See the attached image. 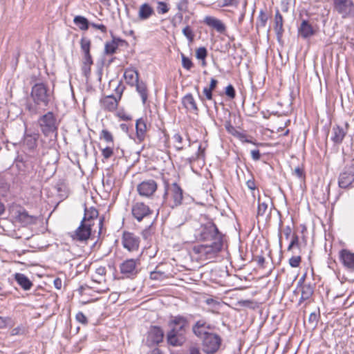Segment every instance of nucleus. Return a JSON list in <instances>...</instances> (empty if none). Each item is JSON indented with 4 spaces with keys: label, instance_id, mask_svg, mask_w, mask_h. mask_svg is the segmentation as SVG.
I'll use <instances>...</instances> for the list:
<instances>
[{
    "label": "nucleus",
    "instance_id": "obj_31",
    "mask_svg": "<svg viewBox=\"0 0 354 354\" xmlns=\"http://www.w3.org/2000/svg\"><path fill=\"white\" fill-rule=\"evenodd\" d=\"M301 295L299 299V303L306 301L310 298L313 293V289L310 285L304 284L301 288Z\"/></svg>",
    "mask_w": 354,
    "mask_h": 354
},
{
    "label": "nucleus",
    "instance_id": "obj_33",
    "mask_svg": "<svg viewBox=\"0 0 354 354\" xmlns=\"http://www.w3.org/2000/svg\"><path fill=\"white\" fill-rule=\"evenodd\" d=\"M134 86H136V91L140 95L143 104H145L148 97L145 84L144 82H138Z\"/></svg>",
    "mask_w": 354,
    "mask_h": 354
},
{
    "label": "nucleus",
    "instance_id": "obj_59",
    "mask_svg": "<svg viewBox=\"0 0 354 354\" xmlns=\"http://www.w3.org/2000/svg\"><path fill=\"white\" fill-rule=\"evenodd\" d=\"M226 129L227 131L231 133L233 136H236V133L239 132L231 124L226 125Z\"/></svg>",
    "mask_w": 354,
    "mask_h": 354
},
{
    "label": "nucleus",
    "instance_id": "obj_2",
    "mask_svg": "<svg viewBox=\"0 0 354 354\" xmlns=\"http://www.w3.org/2000/svg\"><path fill=\"white\" fill-rule=\"evenodd\" d=\"M98 211L94 207L85 208L84 216L80 225L72 236L73 239L78 241L87 240L91 233L92 226L97 219Z\"/></svg>",
    "mask_w": 354,
    "mask_h": 354
},
{
    "label": "nucleus",
    "instance_id": "obj_16",
    "mask_svg": "<svg viewBox=\"0 0 354 354\" xmlns=\"http://www.w3.org/2000/svg\"><path fill=\"white\" fill-rule=\"evenodd\" d=\"M339 259L346 268L354 270V253L346 249L342 250Z\"/></svg>",
    "mask_w": 354,
    "mask_h": 354
},
{
    "label": "nucleus",
    "instance_id": "obj_46",
    "mask_svg": "<svg viewBox=\"0 0 354 354\" xmlns=\"http://www.w3.org/2000/svg\"><path fill=\"white\" fill-rule=\"evenodd\" d=\"M101 138L104 139L106 142H113V138L112 134L107 130L103 129L101 132Z\"/></svg>",
    "mask_w": 354,
    "mask_h": 354
},
{
    "label": "nucleus",
    "instance_id": "obj_48",
    "mask_svg": "<svg viewBox=\"0 0 354 354\" xmlns=\"http://www.w3.org/2000/svg\"><path fill=\"white\" fill-rule=\"evenodd\" d=\"M106 268L104 266H99L95 269V274L100 277V280H104L105 279V274H106Z\"/></svg>",
    "mask_w": 354,
    "mask_h": 354
},
{
    "label": "nucleus",
    "instance_id": "obj_55",
    "mask_svg": "<svg viewBox=\"0 0 354 354\" xmlns=\"http://www.w3.org/2000/svg\"><path fill=\"white\" fill-rule=\"evenodd\" d=\"M239 3L238 0H223L222 6L226 7V6H236Z\"/></svg>",
    "mask_w": 354,
    "mask_h": 354
},
{
    "label": "nucleus",
    "instance_id": "obj_20",
    "mask_svg": "<svg viewBox=\"0 0 354 354\" xmlns=\"http://www.w3.org/2000/svg\"><path fill=\"white\" fill-rule=\"evenodd\" d=\"M204 22L206 25L213 28L220 33L224 32L226 30L225 24L220 19L214 17L206 16L204 19Z\"/></svg>",
    "mask_w": 354,
    "mask_h": 354
},
{
    "label": "nucleus",
    "instance_id": "obj_54",
    "mask_svg": "<svg viewBox=\"0 0 354 354\" xmlns=\"http://www.w3.org/2000/svg\"><path fill=\"white\" fill-rule=\"evenodd\" d=\"M163 277V273L160 272H151L150 278L153 280H160Z\"/></svg>",
    "mask_w": 354,
    "mask_h": 354
},
{
    "label": "nucleus",
    "instance_id": "obj_39",
    "mask_svg": "<svg viewBox=\"0 0 354 354\" xmlns=\"http://www.w3.org/2000/svg\"><path fill=\"white\" fill-rule=\"evenodd\" d=\"M183 34L187 39L189 43H192L194 41L195 35L189 26H187L183 29Z\"/></svg>",
    "mask_w": 354,
    "mask_h": 354
},
{
    "label": "nucleus",
    "instance_id": "obj_3",
    "mask_svg": "<svg viewBox=\"0 0 354 354\" xmlns=\"http://www.w3.org/2000/svg\"><path fill=\"white\" fill-rule=\"evenodd\" d=\"M194 236L198 241L215 242L217 238L220 241H223L221 234L218 232L217 227L212 222L201 225L195 230Z\"/></svg>",
    "mask_w": 354,
    "mask_h": 354
},
{
    "label": "nucleus",
    "instance_id": "obj_8",
    "mask_svg": "<svg viewBox=\"0 0 354 354\" xmlns=\"http://www.w3.org/2000/svg\"><path fill=\"white\" fill-rule=\"evenodd\" d=\"M139 259H129L124 261L120 266V272L128 278H133L140 272Z\"/></svg>",
    "mask_w": 354,
    "mask_h": 354
},
{
    "label": "nucleus",
    "instance_id": "obj_14",
    "mask_svg": "<svg viewBox=\"0 0 354 354\" xmlns=\"http://www.w3.org/2000/svg\"><path fill=\"white\" fill-rule=\"evenodd\" d=\"M164 333L162 330L157 326L151 328L148 333L147 344L149 346H153L161 342L163 339Z\"/></svg>",
    "mask_w": 354,
    "mask_h": 354
},
{
    "label": "nucleus",
    "instance_id": "obj_49",
    "mask_svg": "<svg viewBox=\"0 0 354 354\" xmlns=\"http://www.w3.org/2000/svg\"><path fill=\"white\" fill-rule=\"evenodd\" d=\"M113 153V149L110 147H107L102 149V155L105 159L110 158L112 156Z\"/></svg>",
    "mask_w": 354,
    "mask_h": 354
},
{
    "label": "nucleus",
    "instance_id": "obj_23",
    "mask_svg": "<svg viewBox=\"0 0 354 354\" xmlns=\"http://www.w3.org/2000/svg\"><path fill=\"white\" fill-rule=\"evenodd\" d=\"M354 182V173L353 172H342L340 174L338 185L341 188H347Z\"/></svg>",
    "mask_w": 354,
    "mask_h": 354
},
{
    "label": "nucleus",
    "instance_id": "obj_58",
    "mask_svg": "<svg viewBox=\"0 0 354 354\" xmlns=\"http://www.w3.org/2000/svg\"><path fill=\"white\" fill-rule=\"evenodd\" d=\"M251 156L254 160H259L261 158L260 152L258 149L251 151Z\"/></svg>",
    "mask_w": 354,
    "mask_h": 354
},
{
    "label": "nucleus",
    "instance_id": "obj_13",
    "mask_svg": "<svg viewBox=\"0 0 354 354\" xmlns=\"http://www.w3.org/2000/svg\"><path fill=\"white\" fill-rule=\"evenodd\" d=\"M157 189V184L153 180L142 181L137 187L139 194L142 196L149 197L153 194Z\"/></svg>",
    "mask_w": 354,
    "mask_h": 354
},
{
    "label": "nucleus",
    "instance_id": "obj_7",
    "mask_svg": "<svg viewBox=\"0 0 354 354\" xmlns=\"http://www.w3.org/2000/svg\"><path fill=\"white\" fill-rule=\"evenodd\" d=\"M31 97L37 105L47 106L50 100V95L44 84H36L33 86L31 91Z\"/></svg>",
    "mask_w": 354,
    "mask_h": 354
},
{
    "label": "nucleus",
    "instance_id": "obj_27",
    "mask_svg": "<svg viewBox=\"0 0 354 354\" xmlns=\"http://www.w3.org/2000/svg\"><path fill=\"white\" fill-rule=\"evenodd\" d=\"M17 221L21 222L23 225L32 224L36 221V217L30 216L26 210H19L16 216Z\"/></svg>",
    "mask_w": 354,
    "mask_h": 354
},
{
    "label": "nucleus",
    "instance_id": "obj_41",
    "mask_svg": "<svg viewBox=\"0 0 354 354\" xmlns=\"http://www.w3.org/2000/svg\"><path fill=\"white\" fill-rule=\"evenodd\" d=\"M156 10L158 14H165L169 11V7L167 3L163 1L158 2Z\"/></svg>",
    "mask_w": 354,
    "mask_h": 354
},
{
    "label": "nucleus",
    "instance_id": "obj_4",
    "mask_svg": "<svg viewBox=\"0 0 354 354\" xmlns=\"http://www.w3.org/2000/svg\"><path fill=\"white\" fill-rule=\"evenodd\" d=\"M223 247V241L216 239L215 242H211L209 244H203L195 245L192 251L198 255V258L202 260H207L214 257Z\"/></svg>",
    "mask_w": 354,
    "mask_h": 354
},
{
    "label": "nucleus",
    "instance_id": "obj_44",
    "mask_svg": "<svg viewBox=\"0 0 354 354\" xmlns=\"http://www.w3.org/2000/svg\"><path fill=\"white\" fill-rule=\"evenodd\" d=\"M173 140L175 143V147L178 151L183 149V146L181 145L183 142V138L179 133H176L173 136Z\"/></svg>",
    "mask_w": 354,
    "mask_h": 354
},
{
    "label": "nucleus",
    "instance_id": "obj_5",
    "mask_svg": "<svg viewBox=\"0 0 354 354\" xmlns=\"http://www.w3.org/2000/svg\"><path fill=\"white\" fill-rule=\"evenodd\" d=\"M38 123L44 136H49L53 134L56 138L58 122L53 112L49 111L40 117Z\"/></svg>",
    "mask_w": 354,
    "mask_h": 354
},
{
    "label": "nucleus",
    "instance_id": "obj_62",
    "mask_svg": "<svg viewBox=\"0 0 354 354\" xmlns=\"http://www.w3.org/2000/svg\"><path fill=\"white\" fill-rule=\"evenodd\" d=\"M118 116L120 117L123 120H126V121L131 119L130 115H129L123 112L118 113Z\"/></svg>",
    "mask_w": 354,
    "mask_h": 354
},
{
    "label": "nucleus",
    "instance_id": "obj_11",
    "mask_svg": "<svg viewBox=\"0 0 354 354\" xmlns=\"http://www.w3.org/2000/svg\"><path fill=\"white\" fill-rule=\"evenodd\" d=\"M131 212L138 221H141L144 218L151 215L152 210L144 203L136 202L132 206Z\"/></svg>",
    "mask_w": 354,
    "mask_h": 354
},
{
    "label": "nucleus",
    "instance_id": "obj_9",
    "mask_svg": "<svg viewBox=\"0 0 354 354\" xmlns=\"http://www.w3.org/2000/svg\"><path fill=\"white\" fill-rule=\"evenodd\" d=\"M334 8L342 18H354V3L352 0H335Z\"/></svg>",
    "mask_w": 354,
    "mask_h": 354
},
{
    "label": "nucleus",
    "instance_id": "obj_53",
    "mask_svg": "<svg viewBox=\"0 0 354 354\" xmlns=\"http://www.w3.org/2000/svg\"><path fill=\"white\" fill-rule=\"evenodd\" d=\"M299 245V239L297 235H294L292 238V240L288 247V250H290L293 247L297 246Z\"/></svg>",
    "mask_w": 354,
    "mask_h": 354
},
{
    "label": "nucleus",
    "instance_id": "obj_37",
    "mask_svg": "<svg viewBox=\"0 0 354 354\" xmlns=\"http://www.w3.org/2000/svg\"><path fill=\"white\" fill-rule=\"evenodd\" d=\"M80 44L84 57L91 56L90 54L91 41L87 38L83 37L81 39Z\"/></svg>",
    "mask_w": 354,
    "mask_h": 354
},
{
    "label": "nucleus",
    "instance_id": "obj_47",
    "mask_svg": "<svg viewBox=\"0 0 354 354\" xmlns=\"http://www.w3.org/2000/svg\"><path fill=\"white\" fill-rule=\"evenodd\" d=\"M301 257L299 256H293L289 259V263L291 267L297 268L299 266Z\"/></svg>",
    "mask_w": 354,
    "mask_h": 354
},
{
    "label": "nucleus",
    "instance_id": "obj_25",
    "mask_svg": "<svg viewBox=\"0 0 354 354\" xmlns=\"http://www.w3.org/2000/svg\"><path fill=\"white\" fill-rule=\"evenodd\" d=\"M298 32L299 35L304 39L310 37L315 34L313 28L306 20H304L301 22L298 29Z\"/></svg>",
    "mask_w": 354,
    "mask_h": 354
},
{
    "label": "nucleus",
    "instance_id": "obj_21",
    "mask_svg": "<svg viewBox=\"0 0 354 354\" xmlns=\"http://www.w3.org/2000/svg\"><path fill=\"white\" fill-rule=\"evenodd\" d=\"M136 142H142L147 135V126L146 122L142 118L137 120L136 123Z\"/></svg>",
    "mask_w": 354,
    "mask_h": 354
},
{
    "label": "nucleus",
    "instance_id": "obj_34",
    "mask_svg": "<svg viewBox=\"0 0 354 354\" xmlns=\"http://www.w3.org/2000/svg\"><path fill=\"white\" fill-rule=\"evenodd\" d=\"M118 41L113 39L112 41L109 42H106L105 44L104 51L106 54L112 55L115 53V50L118 48Z\"/></svg>",
    "mask_w": 354,
    "mask_h": 354
},
{
    "label": "nucleus",
    "instance_id": "obj_63",
    "mask_svg": "<svg viewBox=\"0 0 354 354\" xmlns=\"http://www.w3.org/2000/svg\"><path fill=\"white\" fill-rule=\"evenodd\" d=\"M216 84H217V80H216L214 78H212L210 84H209V87H207V88H209L210 90L213 91L216 88Z\"/></svg>",
    "mask_w": 354,
    "mask_h": 354
},
{
    "label": "nucleus",
    "instance_id": "obj_64",
    "mask_svg": "<svg viewBox=\"0 0 354 354\" xmlns=\"http://www.w3.org/2000/svg\"><path fill=\"white\" fill-rule=\"evenodd\" d=\"M294 174L297 176L301 178L302 176V175H303V170L301 168H299V167H296L295 169V170H294Z\"/></svg>",
    "mask_w": 354,
    "mask_h": 354
},
{
    "label": "nucleus",
    "instance_id": "obj_42",
    "mask_svg": "<svg viewBox=\"0 0 354 354\" xmlns=\"http://www.w3.org/2000/svg\"><path fill=\"white\" fill-rule=\"evenodd\" d=\"M181 58L183 67L187 71L190 70L193 66L192 60L184 54H181Z\"/></svg>",
    "mask_w": 354,
    "mask_h": 354
},
{
    "label": "nucleus",
    "instance_id": "obj_29",
    "mask_svg": "<svg viewBox=\"0 0 354 354\" xmlns=\"http://www.w3.org/2000/svg\"><path fill=\"white\" fill-rule=\"evenodd\" d=\"M153 14V9L149 4L145 3L140 6L138 11V17L141 20L149 19Z\"/></svg>",
    "mask_w": 354,
    "mask_h": 354
},
{
    "label": "nucleus",
    "instance_id": "obj_56",
    "mask_svg": "<svg viewBox=\"0 0 354 354\" xmlns=\"http://www.w3.org/2000/svg\"><path fill=\"white\" fill-rule=\"evenodd\" d=\"M90 25L92 27L100 30L103 33L106 32V27L105 26H104L103 24H97L95 23H90Z\"/></svg>",
    "mask_w": 354,
    "mask_h": 354
},
{
    "label": "nucleus",
    "instance_id": "obj_60",
    "mask_svg": "<svg viewBox=\"0 0 354 354\" xmlns=\"http://www.w3.org/2000/svg\"><path fill=\"white\" fill-rule=\"evenodd\" d=\"M246 185H247V187L252 190V191H254L255 189H256V185H255V183L253 180H248L247 182H246Z\"/></svg>",
    "mask_w": 354,
    "mask_h": 354
},
{
    "label": "nucleus",
    "instance_id": "obj_15",
    "mask_svg": "<svg viewBox=\"0 0 354 354\" xmlns=\"http://www.w3.org/2000/svg\"><path fill=\"white\" fill-rule=\"evenodd\" d=\"M348 124L347 123L345 124L344 127H340L339 125H335L332 129V135L331 140L335 144H340L343 141L348 129Z\"/></svg>",
    "mask_w": 354,
    "mask_h": 354
},
{
    "label": "nucleus",
    "instance_id": "obj_43",
    "mask_svg": "<svg viewBox=\"0 0 354 354\" xmlns=\"http://www.w3.org/2000/svg\"><path fill=\"white\" fill-rule=\"evenodd\" d=\"M189 1L188 0H180L176 3L177 9L182 12H186L188 10Z\"/></svg>",
    "mask_w": 354,
    "mask_h": 354
},
{
    "label": "nucleus",
    "instance_id": "obj_6",
    "mask_svg": "<svg viewBox=\"0 0 354 354\" xmlns=\"http://www.w3.org/2000/svg\"><path fill=\"white\" fill-rule=\"evenodd\" d=\"M183 190L174 183L168 187L164 194V201L169 207L174 208L180 205L183 200Z\"/></svg>",
    "mask_w": 354,
    "mask_h": 354
},
{
    "label": "nucleus",
    "instance_id": "obj_18",
    "mask_svg": "<svg viewBox=\"0 0 354 354\" xmlns=\"http://www.w3.org/2000/svg\"><path fill=\"white\" fill-rule=\"evenodd\" d=\"M122 93V91L120 92ZM121 95V94H120ZM120 99V96H119V99H117L113 95H108L100 100V106L102 109L113 111L115 110L118 105V100Z\"/></svg>",
    "mask_w": 354,
    "mask_h": 354
},
{
    "label": "nucleus",
    "instance_id": "obj_28",
    "mask_svg": "<svg viewBox=\"0 0 354 354\" xmlns=\"http://www.w3.org/2000/svg\"><path fill=\"white\" fill-rule=\"evenodd\" d=\"M15 279L24 290H30L33 285L30 280L25 274L21 273H16Z\"/></svg>",
    "mask_w": 354,
    "mask_h": 354
},
{
    "label": "nucleus",
    "instance_id": "obj_24",
    "mask_svg": "<svg viewBox=\"0 0 354 354\" xmlns=\"http://www.w3.org/2000/svg\"><path fill=\"white\" fill-rule=\"evenodd\" d=\"M124 77L128 84L134 86L138 82V72L134 68H128L124 71Z\"/></svg>",
    "mask_w": 354,
    "mask_h": 354
},
{
    "label": "nucleus",
    "instance_id": "obj_61",
    "mask_svg": "<svg viewBox=\"0 0 354 354\" xmlns=\"http://www.w3.org/2000/svg\"><path fill=\"white\" fill-rule=\"evenodd\" d=\"M187 354H201V352L198 348L192 346L189 348Z\"/></svg>",
    "mask_w": 354,
    "mask_h": 354
},
{
    "label": "nucleus",
    "instance_id": "obj_17",
    "mask_svg": "<svg viewBox=\"0 0 354 354\" xmlns=\"http://www.w3.org/2000/svg\"><path fill=\"white\" fill-rule=\"evenodd\" d=\"M271 203V198L268 196H259L257 217H264L269 212L268 207Z\"/></svg>",
    "mask_w": 354,
    "mask_h": 354
},
{
    "label": "nucleus",
    "instance_id": "obj_50",
    "mask_svg": "<svg viewBox=\"0 0 354 354\" xmlns=\"http://www.w3.org/2000/svg\"><path fill=\"white\" fill-rule=\"evenodd\" d=\"M75 318L78 322H80L84 325H86L88 323V319H87L86 317L82 312H79L76 315Z\"/></svg>",
    "mask_w": 354,
    "mask_h": 354
},
{
    "label": "nucleus",
    "instance_id": "obj_38",
    "mask_svg": "<svg viewBox=\"0 0 354 354\" xmlns=\"http://www.w3.org/2000/svg\"><path fill=\"white\" fill-rule=\"evenodd\" d=\"M207 55V49L205 47H200L196 50V57L198 59L203 61L202 64L205 66L206 64L205 58Z\"/></svg>",
    "mask_w": 354,
    "mask_h": 354
},
{
    "label": "nucleus",
    "instance_id": "obj_51",
    "mask_svg": "<svg viewBox=\"0 0 354 354\" xmlns=\"http://www.w3.org/2000/svg\"><path fill=\"white\" fill-rule=\"evenodd\" d=\"M225 94L230 97L231 99L234 98L235 97V91L234 87L230 84L225 88Z\"/></svg>",
    "mask_w": 354,
    "mask_h": 354
},
{
    "label": "nucleus",
    "instance_id": "obj_45",
    "mask_svg": "<svg viewBox=\"0 0 354 354\" xmlns=\"http://www.w3.org/2000/svg\"><path fill=\"white\" fill-rule=\"evenodd\" d=\"M13 324L12 320L10 317H3L0 316V329L6 328L8 326Z\"/></svg>",
    "mask_w": 354,
    "mask_h": 354
},
{
    "label": "nucleus",
    "instance_id": "obj_12",
    "mask_svg": "<svg viewBox=\"0 0 354 354\" xmlns=\"http://www.w3.org/2000/svg\"><path fill=\"white\" fill-rule=\"evenodd\" d=\"M122 243L124 248L130 252L137 250L139 248V238L133 234L125 232L123 234Z\"/></svg>",
    "mask_w": 354,
    "mask_h": 354
},
{
    "label": "nucleus",
    "instance_id": "obj_22",
    "mask_svg": "<svg viewBox=\"0 0 354 354\" xmlns=\"http://www.w3.org/2000/svg\"><path fill=\"white\" fill-rule=\"evenodd\" d=\"M182 103L187 111L198 114V108L193 95L190 93L185 95L182 99Z\"/></svg>",
    "mask_w": 354,
    "mask_h": 354
},
{
    "label": "nucleus",
    "instance_id": "obj_57",
    "mask_svg": "<svg viewBox=\"0 0 354 354\" xmlns=\"http://www.w3.org/2000/svg\"><path fill=\"white\" fill-rule=\"evenodd\" d=\"M203 93L208 100H212V91L208 88L207 87H205L203 88Z\"/></svg>",
    "mask_w": 354,
    "mask_h": 354
},
{
    "label": "nucleus",
    "instance_id": "obj_26",
    "mask_svg": "<svg viewBox=\"0 0 354 354\" xmlns=\"http://www.w3.org/2000/svg\"><path fill=\"white\" fill-rule=\"evenodd\" d=\"M283 17L281 15V13L279 12V11L277 10V12L275 13V16H274V29L277 34V37L278 41L281 40L282 35H283Z\"/></svg>",
    "mask_w": 354,
    "mask_h": 354
},
{
    "label": "nucleus",
    "instance_id": "obj_36",
    "mask_svg": "<svg viewBox=\"0 0 354 354\" xmlns=\"http://www.w3.org/2000/svg\"><path fill=\"white\" fill-rule=\"evenodd\" d=\"M268 19V15L263 10H260L257 19V28H264L267 24Z\"/></svg>",
    "mask_w": 354,
    "mask_h": 354
},
{
    "label": "nucleus",
    "instance_id": "obj_1",
    "mask_svg": "<svg viewBox=\"0 0 354 354\" xmlns=\"http://www.w3.org/2000/svg\"><path fill=\"white\" fill-rule=\"evenodd\" d=\"M169 326L170 330L167 335L168 343L174 346H181L185 340V335L188 328L187 320L182 316L174 317L169 321Z\"/></svg>",
    "mask_w": 354,
    "mask_h": 354
},
{
    "label": "nucleus",
    "instance_id": "obj_35",
    "mask_svg": "<svg viewBox=\"0 0 354 354\" xmlns=\"http://www.w3.org/2000/svg\"><path fill=\"white\" fill-rule=\"evenodd\" d=\"M38 134L26 135L24 143L29 149H34L37 146Z\"/></svg>",
    "mask_w": 354,
    "mask_h": 354
},
{
    "label": "nucleus",
    "instance_id": "obj_10",
    "mask_svg": "<svg viewBox=\"0 0 354 354\" xmlns=\"http://www.w3.org/2000/svg\"><path fill=\"white\" fill-rule=\"evenodd\" d=\"M221 344V339L216 334H209L203 337V349L207 354H214L219 348Z\"/></svg>",
    "mask_w": 354,
    "mask_h": 354
},
{
    "label": "nucleus",
    "instance_id": "obj_52",
    "mask_svg": "<svg viewBox=\"0 0 354 354\" xmlns=\"http://www.w3.org/2000/svg\"><path fill=\"white\" fill-rule=\"evenodd\" d=\"M235 136L236 138H238L243 142H248V143H252L254 145H256L252 140L247 139L246 136L245 134H243V133H241L239 131Z\"/></svg>",
    "mask_w": 354,
    "mask_h": 354
},
{
    "label": "nucleus",
    "instance_id": "obj_40",
    "mask_svg": "<svg viewBox=\"0 0 354 354\" xmlns=\"http://www.w3.org/2000/svg\"><path fill=\"white\" fill-rule=\"evenodd\" d=\"M27 332V328L24 325H19L13 329H12L10 332L11 336L16 335H25Z\"/></svg>",
    "mask_w": 354,
    "mask_h": 354
},
{
    "label": "nucleus",
    "instance_id": "obj_32",
    "mask_svg": "<svg viewBox=\"0 0 354 354\" xmlns=\"http://www.w3.org/2000/svg\"><path fill=\"white\" fill-rule=\"evenodd\" d=\"M74 24L79 27L82 30H86L88 28L90 24L88 20L82 16H76L73 19Z\"/></svg>",
    "mask_w": 354,
    "mask_h": 354
},
{
    "label": "nucleus",
    "instance_id": "obj_19",
    "mask_svg": "<svg viewBox=\"0 0 354 354\" xmlns=\"http://www.w3.org/2000/svg\"><path fill=\"white\" fill-rule=\"evenodd\" d=\"M210 328L209 324H207L204 320H199L194 324L192 330L196 336L203 338L207 335L211 334L208 333V330Z\"/></svg>",
    "mask_w": 354,
    "mask_h": 354
},
{
    "label": "nucleus",
    "instance_id": "obj_30",
    "mask_svg": "<svg viewBox=\"0 0 354 354\" xmlns=\"http://www.w3.org/2000/svg\"><path fill=\"white\" fill-rule=\"evenodd\" d=\"M93 64V59L91 56H86L83 57L82 71L83 75L88 78L91 74V66Z\"/></svg>",
    "mask_w": 354,
    "mask_h": 354
}]
</instances>
